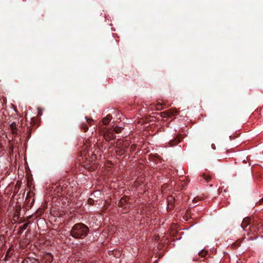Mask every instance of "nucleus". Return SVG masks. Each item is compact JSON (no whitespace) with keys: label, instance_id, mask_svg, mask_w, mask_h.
Masks as SVG:
<instances>
[{"label":"nucleus","instance_id":"obj_1","mask_svg":"<svg viewBox=\"0 0 263 263\" xmlns=\"http://www.w3.org/2000/svg\"><path fill=\"white\" fill-rule=\"evenodd\" d=\"M87 147L88 146L85 144L82 147L81 151V155H84L86 157L82 163V165L86 169L92 171L97 167V159L98 155L100 156V149L94 145L89 151H88Z\"/></svg>","mask_w":263,"mask_h":263},{"label":"nucleus","instance_id":"obj_2","mask_svg":"<svg viewBox=\"0 0 263 263\" xmlns=\"http://www.w3.org/2000/svg\"><path fill=\"white\" fill-rule=\"evenodd\" d=\"M88 232L89 229L86 225L79 223L74 225L70 234L75 238L83 239L87 236Z\"/></svg>","mask_w":263,"mask_h":263},{"label":"nucleus","instance_id":"obj_3","mask_svg":"<svg viewBox=\"0 0 263 263\" xmlns=\"http://www.w3.org/2000/svg\"><path fill=\"white\" fill-rule=\"evenodd\" d=\"M128 141L119 142L115 149L116 155L120 156L124 155L128 149Z\"/></svg>","mask_w":263,"mask_h":263},{"label":"nucleus","instance_id":"obj_4","mask_svg":"<svg viewBox=\"0 0 263 263\" xmlns=\"http://www.w3.org/2000/svg\"><path fill=\"white\" fill-rule=\"evenodd\" d=\"M101 133L103 135L105 140L107 141H109L115 138L114 133L107 129L105 127L101 129Z\"/></svg>","mask_w":263,"mask_h":263},{"label":"nucleus","instance_id":"obj_5","mask_svg":"<svg viewBox=\"0 0 263 263\" xmlns=\"http://www.w3.org/2000/svg\"><path fill=\"white\" fill-rule=\"evenodd\" d=\"M177 113L178 110L177 109L171 108L161 112V116L163 118H168L176 115Z\"/></svg>","mask_w":263,"mask_h":263},{"label":"nucleus","instance_id":"obj_6","mask_svg":"<svg viewBox=\"0 0 263 263\" xmlns=\"http://www.w3.org/2000/svg\"><path fill=\"white\" fill-rule=\"evenodd\" d=\"M175 198L173 195H170L167 197V208L172 209L175 205Z\"/></svg>","mask_w":263,"mask_h":263},{"label":"nucleus","instance_id":"obj_7","mask_svg":"<svg viewBox=\"0 0 263 263\" xmlns=\"http://www.w3.org/2000/svg\"><path fill=\"white\" fill-rule=\"evenodd\" d=\"M10 128L12 134H17L18 129L15 122H13L11 123L10 125Z\"/></svg>","mask_w":263,"mask_h":263},{"label":"nucleus","instance_id":"obj_8","mask_svg":"<svg viewBox=\"0 0 263 263\" xmlns=\"http://www.w3.org/2000/svg\"><path fill=\"white\" fill-rule=\"evenodd\" d=\"M181 141V137L177 136L174 140H171L170 142V144L171 146H173L176 144L179 143Z\"/></svg>","mask_w":263,"mask_h":263},{"label":"nucleus","instance_id":"obj_9","mask_svg":"<svg viewBox=\"0 0 263 263\" xmlns=\"http://www.w3.org/2000/svg\"><path fill=\"white\" fill-rule=\"evenodd\" d=\"M250 221L251 219L249 217L244 218L241 223V227L244 229L249 224Z\"/></svg>","mask_w":263,"mask_h":263},{"label":"nucleus","instance_id":"obj_10","mask_svg":"<svg viewBox=\"0 0 263 263\" xmlns=\"http://www.w3.org/2000/svg\"><path fill=\"white\" fill-rule=\"evenodd\" d=\"M22 263H39V261L35 258H26L23 261Z\"/></svg>","mask_w":263,"mask_h":263},{"label":"nucleus","instance_id":"obj_11","mask_svg":"<svg viewBox=\"0 0 263 263\" xmlns=\"http://www.w3.org/2000/svg\"><path fill=\"white\" fill-rule=\"evenodd\" d=\"M111 119V116L110 115H108L102 119V123L104 125H107L110 121Z\"/></svg>","mask_w":263,"mask_h":263},{"label":"nucleus","instance_id":"obj_12","mask_svg":"<svg viewBox=\"0 0 263 263\" xmlns=\"http://www.w3.org/2000/svg\"><path fill=\"white\" fill-rule=\"evenodd\" d=\"M244 239H245V238H243L242 239H238L235 242L233 243L232 245V246H231L232 247L233 249L237 248L238 247H239L240 246L241 242H242V240Z\"/></svg>","mask_w":263,"mask_h":263},{"label":"nucleus","instance_id":"obj_13","mask_svg":"<svg viewBox=\"0 0 263 263\" xmlns=\"http://www.w3.org/2000/svg\"><path fill=\"white\" fill-rule=\"evenodd\" d=\"M128 200V198L126 197H123L121 198L119 202L118 205L120 206H122L125 203L127 202Z\"/></svg>","mask_w":263,"mask_h":263},{"label":"nucleus","instance_id":"obj_14","mask_svg":"<svg viewBox=\"0 0 263 263\" xmlns=\"http://www.w3.org/2000/svg\"><path fill=\"white\" fill-rule=\"evenodd\" d=\"M202 177L206 180V182H209L211 180V176L209 174L203 173Z\"/></svg>","mask_w":263,"mask_h":263},{"label":"nucleus","instance_id":"obj_15","mask_svg":"<svg viewBox=\"0 0 263 263\" xmlns=\"http://www.w3.org/2000/svg\"><path fill=\"white\" fill-rule=\"evenodd\" d=\"M123 129V128H122L121 127L116 126L114 128V131L115 133L119 134L121 132V131Z\"/></svg>","mask_w":263,"mask_h":263},{"label":"nucleus","instance_id":"obj_16","mask_svg":"<svg viewBox=\"0 0 263 263\" xmlns=\"http://www.w3.org/2000/svg\"><path fill=\"white\" fill-rule=\"evenodd\" d=\"M208 253V251L204 250H202L199 252V255L201 257H204Z\"/></svg>","mask_w":263,"mask_h":263},{"label":"nucleus","instance_id":"obj_17","mask_svg":"<svg viewBox=\"0 0 263 263\" xmlns=\"http://www.w3.org/2000/svg\"><path fill=\"white\" fill-rule=\"evenodd\" d=\"M82 128H83L84 132H86L88 129V127L86 124H83L82 126Z\"/></svg>","mask_w":263,"mask_h":263},{"label":"nucleus","instance_id":"obj_18","mask_svg":"<svg viewBox=\"0 0 263 263\" xmlns=\"http://www.w3.org/2000/svg\"><path fill=\"white\" fill-rule=\"evenodd\" d=\"M11 250V248H9V249L7 251V253L6 254L5 257H10L11 256V255H10V251Z\"/></svg>","mask_w":263,"mask_h":263},{"label":"nucleus","instance_id":"obj_19","mask_svg":"<svg viewBox=\"0 0 263 263\" xmlns=\"http://www.w3.org/2000/svg\"><path fill=\"white\" fill-rule=\"evenodd\" d=\"M28 226V223H24L22 226V230H25L27 229V227Z\"/></svg>","mask_w":263,"mask_h":263},{"label":"nucleus","instance_id":"obj_20","mask_svg":"<svg viewBox=\"0 0 263 263\" xmlns=\"http://www.w3.org/2000/svg\"><path fill=\"white\" fill-rule=\"evenodd\" d=\"M136 147V145L135 144H133L130 148V151H134Z\"/></svg>","mask_w":263,"mask_h":263},{"label":"nucleus","instance_id":"obj_21","mask_svg":"<svg viewBox=\"0 0 263 263\" xmlns=\"http://www.w3.org/2000/svg\"><path fill=\"white\" fill-rule=\"evenodd\" d=\"M161 104L160 103H158L157 104V107H158L159 106H161Z\"/></svg>","mask_w":263,"mask_h":263},{"label":"nucleus","instance_id":"obj_22","mask_svg":"<svg viewBox=\"0 0 263 263\" xmlns=\"http://www.w3.org/2000/svg\"><path fill=\"white\" fill-rule=\"evenodd\" d=\"M78 263H87V262H79V261H78Z\"/></svg>","mask_w":263,"mask_h":263},{"label":"nucleus","instance_id":"obj_23","mask_svg":"<svg viewBox=\"0 0 263 263\" xmlns=\"http://www.w3.org/2000/svg\"><path fill=\"white\" fill-rule=\"evenodd\" d=\"M91 199H88V202H89L90 200H91Z\"/></svg>","mask_w":263,"mask_h":263}]
</instances>
